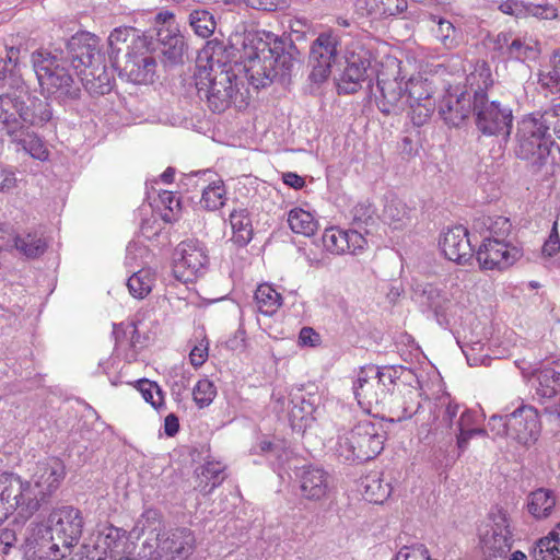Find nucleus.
<instances>
[{
  "instance_id": "obj_1",
  "label": "nucleus",
  "mask_w": 560,
  "mask_h": 560,
  "mask_svg": "<svg viewBox=\"0 0 560 560\" xmlns=\"http://www.w3.org/2000/svg\"><path fill=\"white\" fill-rule=\"evenodd\" d=\"M242 57L247 80L257 90L275 81L289 83L300 65V51L293 40L268 31L246 34Z\"/></svg>"
},
{
  "instance_id": "obj_2",
  "label": "nucleus",
  "mask_w": 560,
  "mask_h": 560,
  "mask_svg": "<svg viewBox=\"0 0 560 560\" xmlns=\"http://www.w3.org/2000/svg\"><path fill=\"white\" fill-rule=\"evenodd\" d=\"M58 120L48 98L30 94L26 84L0 95V122L13 140L55 138Z\"/></svg>"
},
{
  "instance_id": "obj_3",
  "label": "nucleus",
  "mask_w": 560,
  "mask_h": 560,
  "mask_svg": "<svg viewBox=\"0 0 560 560\" xmlns=\"http://www.w3.org/2000/svg\"><path fill=\"white\" fill-rule=\"evenodd\" d=\"M213 52L207 55L209 70L200 71L196 80L197 95L214 114L224 113L230 107L245 109L249 104L247 89L240 88V81L231 65L215 58V49L223 51L221 43H215ZM208 54V49L206 50Z\"/></svg>"
},
{
  "instance_id": "obj_4",
  "label": "nucleus",
  "mask_w": 560,
  "mask_h": 560,
  "mask_svg": "<svg viewBox=\"0 0 560 560\" xmlns=\"http://www.w3.org/2000/svg\"><path fill=\"white\" fill-rule=\"evenodd\" d=\"M162 522L156 510H145L131 534L148 533L139 556L148 560H186L194 551L196 538L188 528L161 533Z\"/></svg>"
},
{
  "instance_id": "obj_5",
  "label": "nucleus",
  "mask_w": 560,
  "mask_h": 560,
  "mask_svg": "<svg viewBox=\"0 0 560 560\" xmlns=\"http://www.w3.org/2000/svg\"><path fill=\"white\" fill-rule=\"evenodd\" d=\"M31 60L42 93L47 98L67 105L80 97V83L74 80L62 52L36 50Z\"/></svg>"
},
{
  "instance_id": "obj_6",
  "label": "nucleus",
  "mask_w": 560,
  "mask_h": 560,
  "mask_svg": "<svg viewBox=\"0 0 560 560\" xmlns=\"http://www.w3.org/2000/svg\"><path fill=\"white\" fill-rule=\"evenodd\" d=\"M467 81L471 86L477 84L474 91L472 112L478 130L483 136L502 137L506 140L511 133L513 114L509 106L488 100L487 89L493 83L490 68L483 62Z\"/></svg>"
},
{
  "instance_id": "obj_7",
  "label": "nucleus",
  "mask_w": 560,
  "mask_h": 560,
  "mask_svg": "<svg viewBox=\"0 0 560 560\" xmlns=\"http://www.w3.org/2000/svg\"><path fill=\"white\" fill-rule=\"evenodd\" d=\"M411 299L422 313H431L439 325L446 327L465 308V293L457 282L415 281Z\"/></svg>"
},
{
  "instance_id": "obj_8",
  "label": "nucleus",
  "mask_w": 560,
  "mask_h": 560,
  "mask_svg": "<svg viewBox=\"0 0 560 560\" xmlns=\"http://www.w3.org/2000/svg\"><path fill=\"white\" fill-rule=\"evenodd\" d=\"M21 485V495L18 497L22 506V517L32 516L59 489L66 477V466L58 457H48L36 464L32 480H23L13 474Z\"/></svg>"
},
{
  "instance_id": "obj_9",
  "label": "nucleus",
  "mask_w": 560,
  "mask_h": 560,
  "mask_svg": "<svg viewBox=\"0 0 560 560\" xmlns=\"http://www.w3.org/2000/svg\"><path fill=\"white\" fill-rule=\"evenodd\" d=\"M385 434L381 420L365 417L339 433L336 452L346 462H368L384 448Z\"/></svg>"
},
{
  "instance_id": "obj_10",
  "label": "nucleus",
  "mask_w": 560,
  "mask_h": 560,
  "mask_svg": "<svg viewBox=\"0 0 560 560\" xmlns=\"http://www.w3.org/2000/svg\"><path fill=\"white\" fill-rule=\"evenodd\" d=\"M343 68L336 78L338 94H354L364 84L369 88L374 78L372 50L362 39L350 40L342 49Z\"/></svg>"
},
{
  "instance_id": "obj_11",
  "label": "nucleus",
  "mask_w": 560,
  "mask_h": 560,
  "mask_svg": "<svg viewBox=\"0 0 560 560\" xmlns=\"http://www.w3.org/2000/svg\"><path fill=\"white\" fill-rule=\"evenodd\" d=\"M50 541L42 544L47 547V558L58 560L65 558L70 549L79 541L83 530V517L80 510L66 505L55 509L48 517Z\"/></svg>"
},
{
  "instance_id": "obj_12",
  "label": "nucleus",
  "mask_w": 560,
  "mask_h": 560,
  "mask_svg": "<svg viewBox=\"0 0 560 560\" xmlns=\"http://www.w3.org/2000/svg\"><path fill=\"white\" fill-rule=\"evenodd\" d=\"M392 369L374 365L361 368L353 383V394L360 407L371 413L383 410L392 394L395 381Z\"/></svg>"
},
{
  "instance_id": "obj_13",
  "label": "nucleus",
  "mask_w": 560,
  "mask_h": 560,
  "mask_svg": "<svg viewBox=\"0 0 560 560\" xmlns=\"http://www.w3.org/2000/svg\"><path fill=\"white\" fill-rule=\"evenodd\" d=\"M513 545L510 518L502 508H493L480 530V548L485 560L506 557Z\"/></svg>"
},
{
  "instance_id": "obj_14",
  "label": "nucleus",
  "mask_w": 560,
  "mask_h": 560,
  "mask_svg": "<svg viewBox=\"0 0 560 560\" xmlns=\"http://www.w3.org/2000/svg\"><path fill=\"white\" fill-rule=\"evenodd\" d=\"M173 264L174 277L183 282H192L201 276L209 262L207 250L197 240H187L178 244Z\"/></svg>"
},
{
  "instance_id": "obj_15",
  "label": "nucleus",
  "mask_w": 560,
  "mask_h": 560,
  "mask_svg": "<svg viewBox=\"0 0 560 560\" xmlns=\"http://www.w3.org/2000/svg\"><path fill=\"white\" fill-rule=\"evenodd\" d=\"M59 52L65 55L67 63L75 71L77 75L86 72L100 61H104L100 49V38L91 33L73 35L68 40L66 50Z\"/></svg>"
},
{
  "instance_id": "obj_16",
  "label": "nucleus",
  "mask_w": 560,
  "mask_h": 560,
  "mask_svg": "<svg viewBox=\"0 0 560 560\" xmlns=\"http://www.w3.org/2000/svg\"><path fill=\"white\" fill-rule=\"evenodd\" d=\"M295 478L301 498L308 502H324L335 490L330 474L317 465L302 466L295 471Z\"/></svg>"
},
{
  "instance_id": "obj_17",
  "label": "nucleus",
  "mask_w": 560,
  "mask_h": 560,
  "mask_svg": "<svg viewBox=\"0 0 560 560\" xmlns=\"http://www.w3.org/2000/svg\"><path fill=\"white\" fill-rule=\"evenodd\" d=\"M492 51L501 61H535L540 55V45L533 37L501 32L492 40Z\"/></svg>"
},
{
  "instance_id": "obj_18",
  "label": "nucleus",
  "mask_w": 560,
  "mask_h": 560,
  "mask_svg": "<svg viewBox=\"0 0 560 560\" xmlns=\"http://www.w3.org/2000/svg\"><path fill=\"white\" fill-rule=\"evenodd\" d=\"M522 256L521 249L498 237H485L476 252L482 270L502 271L514 265Z\"/></svg>"
},
{
  "instance_id": "obj_19",
  "label": "nucleus",
  "mask_w": 560,
  "mask_h": 560,
  "mask_svg": "<svg viewBox=\"0 0 560 560\" xmlns=\"http://www.w3.org/2000/svg\"><path fill=\"white\" fill-rule=\"evenodd\" d=\"M152 40L143 49L129 50L122 67L118 66L119 77L135 84L153 83L156 72V60L151 54Z\"/></svg>"
},
{
  "instance_id": "obj_20",
  "label": "nucleus",
  "mask_w": 560,
  "mask_h": 560,
  "mask_svg": "<svg viewBox=\"0 0 560 560\" xmlns=\"http://www.w3.org/2000/svg\"><path fill=\"white\" fill-rule=\"evenodd\" d=\"M405 86L411 121L415 126H422L431 117L435 107L431 83L427 79L410 78L405 82Z\"/></svg>"
},
{
  "instance_id": "obj_21",
  "label": "nucleus",
  "mask_w": 560,
  "mask_h": 560,
  "mask_svg": "<svg viewBox=\"0 0 560 560\" xmlns=\"http://www.w3.org/2000/svg\"><path fill=\"white\" fill-rule=\"evenodd\" d=\"M560 140L558 112L553 107L544 113H533L517 121L516 140H549L550 130Z\"/></svg>"
},
{
  "instance_id": "obj_22",
  "label": "nucleus",
  "mask_w": 560,
  "mask_h": 560,
  "mask_svg": "<svg viewBox=\"0 0 560 560\" xmlns=\"http://www.w3.org/2000/svg\"><path fill=\"white\" fill-rule=\"evenodd\" d=\"M474 94L459 86L451 88L439 103V113L446 125L459 127L472 110Z\"/></svg>"
},
{
  "instance_id": "obj_23",
  "label": "nucleus",
  "mask_w": 560,
  "mask_h": 560,
  "mask_svg": "<svg viewBox=\"0 0 560 560\" xmlns=\"http://www.w3.org/2000/svg\"><path fill=\"white\" fill-rule=\"evenodd\" d=\"M508 427H510V438L523 445L534 443L540 432L537 412L524 405L509 413Z\"/></svg>"
},
{
  "instance_id": "obj_24",
  "label": "nucleus",
  "mask_w": 560,
  "mask_h": 560,
  "mask_svg": "<svg viewBox=\"0 0 560 560\" xmlns=\"http://www.w3.org/2000/svg\"><path fill=\"white\" fill-rule=\"evenodd\" d=\"M96 547H101L109 560H136L130 555L133 544L129 540L127 532L114 525H104L97 533Z\"/></svg>"
},
{
  "instance_id": "obj_25",
  "label": "nucleus",
  "mask_w": 560,
  "mask_h": 560,
  "mask_svg": "<svg viewBox=\"0 0 560 560\" xmlns=\"http://www.w3.org/2000/svg\"><path fill=\"white\" fill-rule=\"evenodd\" d=\"M159 50L164 67H174L184 62L187 45L184 36L170 28H161L156 34V43L152 42L151 54Z\"/></svg>"
},
{
  "instance_id": "obj_26",
  "label": "nucleus",
  "mask_w": 560,
  "mask_h": 560,
  "mask_svg": "<svg viewBox=\"0 0 560 560\" xmlns=\"http://www.w3.org/2000/svg\"><path fill=\"white\" fill-rule=\"evenodd\" d=\"M439 244L445 258L458 265L468 262L474 256L468 231L463 225L448 229L442 235Z\"/></svg>"
},
{
  "instance_id": "obj_27",
  "label": "nucleus",
  "mask_w": 560,
  "mask_h": 560,
  "mask_svg": "<svg viewBox=\"0 0 560 560\" xmlns=\"http://www.w3.org/2000/svg\"><path fill=\"white\" fill-rule=\"evenodd\" d=\"M380 95L376 96L378 109L384 114H399L407 107L406 86L402 79H377Z\"/></svg>"
},
{
  "instance_id": "obj_28",
  "label": "nucleus",
  "mask_w": 560,
  "mask_h": 560,
  "mask_svg": "<svg viewBox=\"0 0 560 560\" xmlns=\"http://www.w3.org/2000/svg\"><path fill=\"white\" fill-rule=\"evenodd\" d=\"M149 38L140 30L132 26H119L114 28L108 36V57L113 67H118V55L126 45L127 51L148 47Z\"/></svg>"
},
{
  "instance_id": "obj_29",
  "label": "nucleus",
  "mask_w": 560,
  "mask_h": 560,
  "mask_svg": "<svg viewBox=\"0 0 560 560\" xmlns=\"http://www.w3.org/2000/svg\"><path fill=\"white\" fill-rule=\"evenodd\" d=\"M13 246L22 256L35 259L45 254L48 243L40 229L32 228L18 232L13 237Z\"/></svg>"
},
{
  "instance_id": "obj_30",
  "label": "nucleus",
  "mask_w": 560,
  "mask_h": 560,
  "mask_svg": "<svg viewBox=\"0 0 560 560\" xmlns=\"http://www.w3.org/2000/svg\"><path fill=\"white\" fill-rule=\"evenodd\" d=\"M21 493V485L12 472L0 475V524L14 511H19L22 516V506L18 500Z\"/></svg>"
},
{
  "instance_id": "obj_31",
  "label": "nucleus",
  "mask_w": 560,
  "mask_h": 560,
  "mask_svg": "<svg viewBox=\"0 0 560 560\" xmlns=\"http://www.w3.org/2000/svg\"><path fill=\"white\" fill-rule=\"evenodd\" d=\"M78 77L91 95H105L113 89V72L107 70L104 61H100Z\"/></svg>"
},
{
  "instance_id": "obj_32",
  "label": "nucleus",
  "mask_w": 560,
  "mask_h": 560,
  "mask_svg": "<svg viewBox=\"0 0 560 560\" xmlns=\"http://www.w3.org/2000/svg\"><path fill=\"white\" fill-rule=\"evenodd\" d=\"M19 57L20 48L8 47L5 57L0 58V95L13 89H21L25 84L21 75L15 72Z\"/></svg>"
},
{
  "instance_id": "obj_33",
  "label": "nucleus",
  "mask_w": 560,
  "mask_h": 560,
  "mask_svg": "<svg viewBox=\"0 0 560 560\" xmlns=\"http://www.w3.org/2000/svg\"><path fill=\"white\" fill-rule=\"evenodd\" d=\"M225 478V466L221 462H207L196 469L195 489L203 495L210 494Z\"/></svg>"
},
{
  "instance_id": "obj_34",
  "label": "nucleus",
  "mask_w": 560,
  "mask_h": 560,
  "mask_svg": "<svg viewBox=\"0 0 560 560\" xmlns=\"http://www.w3.org/2000/svg\"><path fill=\"white\" fill-rule=\"evenodd\" d=\"M431 32L433 36L446 49H454L459 46L463 33L451 20L440 15H431Z\"/></svg>"
},
{
  "instance_id": "obj_35",
  "label": "nucleus",
  "mask_w": 560,
  "mask_h": 560,
  "mask_svg": "<svg viewBox=\"0 0 560 560\" xmlns=\"http://www.w3.org/2000/svg\"><path fill=\"white\" fill-rule=\"evenodd\" d=\"M229 221L232 229L231 241L238 247L246 246L254 235L249 211L245 208L234 209L229 215Z\"/></svg>"
},
{
  "instance_id": "obj_36",
  "label": "nucleus",
  "mask_w": 560,
  "mask_h": 560,
  "mask_svg": "<svg viewBox=\"0 0 560 560\" xmlns=\"http://www.w3.org/2000/svg\"><path fill=\"white\" fill-rule=\"evenodd\" d=\"M410 209L394 195L386 196L382 218L394 229H401L410 222Z\"/></svg>"
},
{
  "instance_id": "obj_37",
  "label": "nucleus",
  "mask_w": 560,
  "mask_h": 560,
  "mask_svg": "<svg viewBox=\"0 0 560 560\" xmlns=\"http://www.w3.org/2000/svg\"><path fill=\"white\" fill-rule=\"evenodd\" d=\"M556 505V497L551 490L537 489L529 493L527 510L535 518L548 517Z\"/></svg>"
},
{
  "instance_id": "obj_38",
  "label": "nucleus",
  "mask_w": 560,
  "mask_h": 560,
  "mask_svg": "<svg viewBox=\"0 0 560 560\" xmlns=\"http://www.w3.org/2000/svg\"><path fill=\"white\" fill-rule=\"evenodd\" d=\"M538 386L536 394L541 398H552L560 393V369L544 366L535 373Z\"/></svg>"
},
{
  "instance_id": "obj_39",
  "label": "nucleus",
  "mask_w": 560,
  "mask_h": 560,
  "mask_svg": "<svg viewBox=\"0 0 560 560\" xmlns=\"http://www.w3.org/2000/svg\"><path fill=\"white\" fill-rule=\"evenodd\" d=\"M254 299L258 312L268 316L273 315L282 304L281 294L267 283L258 285Z\"/></svg>"
},
{
  "instance_id": "obj_40",
  "label": "nucleus",
  "mask_w": 560,
  "mask_h": 560,
  "mask_svg": "<svg viewBox=\"0 0 560 560\" xmlns=\"http://www.w3.org/2000/svg\"><path fill=\"white\" fill-rule=\"evenodd\" d=\"M288 224L293 233L304 236L313 235L318 226L314 217L301 208H294L289 212Z\"/></svg>"
},
{
  "instance_id": "obj_41",
  "label": "nucleus",
  "mask_w": 560,
  "mask_h": 560,
  "mask_svg": "<svg viewBox=\"0 0 560 560\" xmlns=\"http://www.w3.org/2000/svg\"><path fill=\"white\" fill-rule=\"evenodd\" d=\"M556 142H518L516 155L529 160L533 164H542Z\"/></svg>"
},
{
  "instance_id": "obj_42",
  "label": "nucleus",
  "mask_w": 560,
  "mask_h": 560,
  "mask_svg": "<svg viewBox=\"0 0 560 560\" xmlns=\"http://www.w3.org/2000/svg\"><path fill=\"white\" fill-rule=\"evenodd\" d=\"M364 495L373 503H383L392 492L389 483H384L377 474H370L362 480Z\"/></svg>"
},
{
  "instance_id": "obj_43",
  "label": "nucleus",
  "mask_w": 560,
  "mask_h": 560,
  "mask_svg": "<svg viewBox=\"0 0 560 560\" xmlns=\"http://www.w3.org/2000/svg\"><path fill=\"white\" fill-rule=\"evenodd\" d=\"M154 280V273L150 269H141L129 277L127 287L133 298L141 300L152 291Z\"/></svg>"
},
{
  "instance_id": "obj_44",
  "label": "nucleus",
  "mask_w": 560,
  "mask_h": 560,
  "mask_svg": "<svg viewBox=\"0 0 560 560\" xmlns=\"http://www.w3.org/2000/svg\"><path fill=\"white\" fill-rule=\"evenodd\" d=\"M225 187L221 179L210 182L202 188L200 205L209 211L220 209L225 202Z\"/></svg>"
},
{
  "instance_id": "obj_45",
  "label": "nucleus",
  "mask_w": 560,
  "mask_h": 560,
  "mask_svg": "<svg viewBox=\"0 0 560 560\" xmlns=\"http://www.w3.org/2000/svg\"><path fill=\"white\" fill-rule=\"evenodd\" d=\"M188 21L195 34L202 38L210 37L217 26L213 14L205 9L191 11Z\"/></svg>"
},
{
  "instance_id": "obj_46",
  "label": "nucleus",
  "mask_w": 560,
  "mask_h": 560,
  "mask_svg": "<svg viewBox=\"0 0 560 560\" xmlns=\"http://www.w3.org/2000/svg\"><path fill=\"white\" fill-rule=\"evenodd\" d=\"M537 84L541 93L546 97H550L552 106L560 102V77L556 73H551V70L547 67L546 69H539L537 73Z\"/></svg>"
},
{
  "instance_id": "obj_47",
  "label": "nucleus",
  "mask_w": 560,
  "mask_h": 560,
  "mask_svg": "<svg viewBox=\"0 0 560 560\" xmlns=\"http://www.w3.org/2000/svg\"><path fill=\"white\" fill-rule=\"evenodd\" d=\"M370 14L389 18L402 13L407 9L406 0H365Z\"/></svg>"
},
{
  "instance_id": "obj_48",
  "label": "nucleus",
  "mask_w": 560,
  "mask_h": 560,
  "mask_svg": "<svg viewBox=\"0 0 560 560\" xmlns=\"http://www.w3.org/2000/svg\"><path fill=\"white\" fill-rule=\"evenodd\" d=\"M341 38L336 31L328 30L325 32H320L317 37L313 40L311 47L315 48L316 51H323V54L328 55L335 59H337L340 50Z\"/></svg>"
},
{
  "instance_id": "obj_49",
  "label": "nucleus",
  "mask_w": 560,
  "mask_h": 560,
  "mask_svg": "<svg viewBox=\"0 0 560 560\" xmlns=\"http://www.w3.org/2000/svg\"><path fill=\"white\" fill-rule=\"evenodd\" d=\"M135 387L154 409L161 410L164 408V393L158 383L148 378H141L135 383Z\"/></svg>"
},
{
  "instance_id": "obj_50",
  "label": "nucleus",
  "mask_w": 560,
  "mask_h": 560,
  "mask_svg": "<svg viewBox=\"0 0 560 560\" xmlns=\"http://www.w3.org/2000/svg\"><path fill=\"white\" fill-rule=\"evenodd\" d=\"M322 241L326 250L331 254L341 255L348 252L347 231L339 228L326 229Z\"/></svg>"
},
{
  "instance_id": "obj_51",
  "label": "nucleus",
  "mask_w": 560,
  "mask_h": 560,
  "mask_svg": "<svg viewBox=\"0 0 560 560\" xmlns=\"http://www.w3.org/2000/svg\"><path fill=\"white\" fill-rule=\"evenodd\" d=\"M217 389L208 378H202L192 388L194 401L199 408L208 407L214 399Z\"/></svg>"
},
{
  "instance_id": "obj_52",
  "label": "nucleus",
  "mask_w": 560,
  "mask_h": 560,
  "mask_svg": "<svg viewBox=\"0 0 560 560\" xmlns=\"http://www.w3.org/2000/svg\"><path fill=\"white\" fill-rule=\"evenodd\" d=\"M533 560H560L559 549L549 535L540 538L532 550Z\"/></svg>"
},
{
  "instance_id": "obj_53",
  "label": "nucleus",
  "mask_w": 560,
  "mask_h": 560,
  "mask_svg": "<svg viewBox=\"0 0 560 560\" xmlns=\"http://www.w3.org/2000/svg\"><path fill=\"white\" fill-rule=\"evenodd\" d=\"M520 7H522L528 15L540 19V20H555L558 18V9L548 2H545V3L527 2V3H525L522 0V3H520Z\"/></svg>"
},
{
  "instance_id": "obj_54",
  "label": "nucleus",
  "mask_w": 560,
  "mask_h": 560,
  "mask_svg": "<svg viewBox=\"0 0 560 560\" xmlns=\"http://www.w3.org/2000/svg\"><path fill=\"white\" fill-rule=\"evenodd\" d=\"M113 335L117 347H122L125 343L128 345L129 335L137 336V339L141 337L133 322L114 324Z\"/></svg>"
},
{
  "instance_id": "obj_55",
  "label": "nucleus",
  "mask_w": 560,
  "mask_h": 560,
  "mask_svg": "<svg viewBox=\"0 0 560 560\" xmlns=\"http://www.w3.org/2000/svg\"><path fill=\"white\" fill-rule=\"evenodd\" d=\"M512 224L505 217H497L491 219L488 226L490 235L488 237H498L499 241H505L511 232Z\"/></svg>"
},
{
  "instance_id": "obj_56",
  "label": "nucleus",
  "mask_w": 560,
  "mask_h": 560,
  "mask_svg": "<svg viewBox=\"0 0 560 560\" xmlns=\"http://www.w3.org/2000/svg\"><path fill=\"white\" fill-rule=\"evenodd\" d=\"M441 402L444 407L442 412V423H444L447 428H453V425H456V420L458 419L457 417L462 412V406L450 397H446Z\"/></svg>"
},
{
  "instance_id": "obj_57",
  "label": "nucleus",
  "mask_w": 560,
  "mask_h": 560,
  "mask_svg": "<svg viewBox=\"0 0 560 560\" xmlns=\"http://www.w3.org/2000/svg\"><path fill=\"white\" fill-rule=\"evenodd\" d=\"M308 62L312 68L308 74L310 82L316 85H320L326 82L331 74V66L311 60H308Z\"/></svg>"
},
{
  "instance_id": "obj_58",
  "label": "nucleus",
  "mask_w": 560,
  "mask_h": 560,
  "mask_svg": "<svg viewBox=\"0 0 560 560\" xmlns=\"http://www.w3.org/2000/svg\"><path fill=\"white\" fill-rule=\"evenodd\" d=\"M509 415H493L488 421L489 430L497 436H510V427H508Z\"/></svg>"
},
{
  "instance_id": "obj_59",
  "label": "nucleus",
  "mask_w": 560,
  "mask_h": 560,
  "mask_svg": "<svg viewBox=\"0 0 560 560\" xmlns=\"http://www.w3.org/2000/svg\"><path fill=\"white\" fill-rule=\"evenodd\" d=\"M245 3L247 7L255 10L273 12L284 8L287 0H245Z\"/></svg>"
},
{
  "instance_id": "obj_60",
  "label": "nucleus",
  "mask_w": 560,
  "mask_h": 560,
  "mask_svg": "<svg viewBox=\"0 0 560 560\" xmlns=\"http://www.w3.org/2000/svg\"><path fill=\"white\" fill-rule=\"evenodd\" d=\"M428 559V550L420 547H402L397 552L395 560H427Z\"/></svg>"
},
{
  "instance_id": "obj_61",
  "label": "nucleus",
  "mask_w": 560,
  "mask_h": 560,
  "mask_svg": "<svg viewBox=\"0 0 560 560\" xmlns=\"http://www.w3.org/2000/svg\"><path fill=\"white\" fill-rule=\"evenodd\" d=\"M416 394L413 392H409V395L406 397L404 401V407L401 410V415L397 416V421L407 420L417 415L421 408V404L419 400L415 399Z\"/></svg>"
},
{
  "instance_id": "obj_62",
  "label": "nucleus",
  "mask_w": 560,
  "mask_h": 560,
  "mask_svg": "<svg viewBox=\"0 0 560 560\" xmlns=\"http://www.w3.org/2000/svg\"><path fill=\"white\" fill-rule=\"evenodd\" d=\"M559 250L560 237L557 230V222H555L548 240L542 245L541 252L545 257H552Z\"/></svg>"
},
{
  "instance_id": "obj_63",
  "label": "nucleus",
  "mask_w": 560,
  "mask_h": 560,
  "mask_svg": "<svg viewBox=\"0 0 560 560\" xmlns=\"http://www.w3.org/2000/svg\"><path fill=\"white\" fill-rule=\"evenodd\" d=\"M23 150L27 152L32 158L45 161L48 159L49 152L45 145V142H22Z\"/></svg>"
},
{
  "instance_id": "obj_64",
  "label": "nucleus",
  "mask_w": 560,
  "mask_h": 560,
  "mask_svg": "<svg viewBox=\"0 0 560 560\" xmlns=\"http://www.w3.org/2000/svg\"><path fill=\"white\" fill-rule=\"evenodd\" d=\"M347 243H348V252L351 254H357L358 250H362L366 245V240L357 231H347Z\"/></svg>"
}]
</instances>
